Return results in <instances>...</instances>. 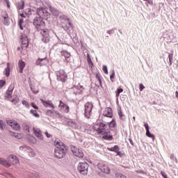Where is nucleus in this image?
Wrapping results in <instances>:
<instances>
[{"label": "nucleus", "mask_w": 178, "mask_h": 178, "mask_svg": "<svg viewBox=\"0 0 178 178\" xmlns=\"http://www.w3.org/2000/svg\"><path fill=\"white\" fill-rule=\"evenodd\" d=\"M103 72L104 73H105V74H108V67H106V65L103 66Z\"/></svg>", "instance_id": "nucleus-45"}, {"label": "nucleus", "mask_w": 178, "mask_h": 178, "mask_svg": "<svg viewBox=\"0 0 178 178\" xmlns=\"http://www.w3.org/2000/svg\"><path fill=\"white\" fill-rule=\"evenodd\" d=\"M34 135L38 140H44V136L42 135V132H41V129L38 128L33 127V128Z\"/></svg>", "instance_id": "nucleus-13"}, {"label": "nucleus", "mask_w": 178, "mask_h": 178, "mask_svg": "<svg viewBox=\"0 0 178 178\" xmlns=\"http://www.w3.org/2000/svg\"><path fill=\"white\" fill-rule=\"evenodd\" d=\"M5 84H6V81L4 80H0V88H2Z\"/></svg>", "instance_id": "nucleus-44"}, {"label": "nucleus", "mask_w": 178, "mask_h": 178, "mask_svg": "<svg viewBox=\"0 0 178 178\" xmlns=\"http://www.w3.org/2000/svg\"><path fill=\"white\" fill-rule=\"evenodd\" d=\"M70 27H73L72 25V22H70V21H67V24L63 26V29H64V30L67 31V30H69L70 29Z\"/></svg>", "instance_id": "nucleus-32"}, {"label": "nucleus", "mask_w": 178, "mask_h": 178, "mask_svg": "<svg viewBox=\"0 0 178 178\" xmlns=\"http://www.w3.org/2000/svg\"><path fill=\"white\" fill-rule=\"evenodd\" d=\"M37 13L38 15V16H40V17L42 18H46L48 17V16H49V13L48 11H47V9L44 8H39L37 9Z\"/></svg>", "instance_id": "nucleus-9"}, {"label": "nucleus", "mask_w": 178, "mask_h": 178, "mask_svg": "<svg viewBox=\"0 0 178 178\" xmlns=\"http://www.w3.org/2000/svg\"><path fill=\"white\" fill-rule=\"evenodd\" d=\"M7 123L8 125H10L14 130H20V124L17 123V122L13 120H7Z\"/></svg>", "instance_id": "nucleus-12"}, {"label": "nucleus", "mask_w": 178, "mask_h": 178, "mask_svg": "<svg viewBox=\"0 0 178 178\" xmlns=\"http://www.w3.org/2000/svg\"><path fill=\"white\" fill-rule=\"evenodd\" d=\"M40 33L43 37L42 38V41H43V42L45 44H48V42H49V34H48L45 30L42 31Z\"/></svg>", "instance_id": "nucleus-17"}, {"label": "nucleus", "mask_w": 178, "mask_h": 178, "mask_svg": "<svg viewBox=\"0 0 178 178\" xmlns=\"http://www.w3.org/2000/svg\"><path fill=\"white\" fill-rule=\"evenodd\" d=\"M108 151H111L112 152H118V151H120V148L118 145H115L113 147H108Z\"/></svg>", "instance_id": "nucleus-30"}, {"label": "nucleus", "mask_w": 178, "mask_h": 178, "mask_svg": "<svg viewBox=\"0 0 178 178\" xmlns=\"http://www.w3.org/2000/svg\"><path fill=\"white\" fill-rule=\"evenodd\" d=\"M92 103L87 102L85 104L84 115L87 119H90L91 116V111H92Z\"/></svg>", "instance_id": "nucleus-7"}, {"label": "nucleus", "mask_w": 178, "mask_h": 178, "mask_svg": "<svg viewBox=\"0 0 178 178\" xmlns=\"http://www.w3.org/2000/svg\"><path fill=\"white\" fill-rule=\"evenodd\" d=\"M46 115H47V116H51V118H54V116H56V115H59V113L55 111V110H47L46 111Z\"/></svg>", "instance_id": "nucleus-25"}, {"label": "nucleus", "mask_w": 178, "mask_h": 178, "mask_svg": "<svg viewBox=\"0 0 178 178\" xmlns=\"http://www.w3.org/2000/svg\"><path fill=\"white\" fill-rule=\"evenodd\" d=\"M19 16H21V17H26V16H27V14L26 13H21L19 14Z\"/></svg>", "instance_id": "nucleus-53"}, {"label": "nucleus", "mask_w": 178, "mask_h": 178, "mask_svg": "<svg viewBox=\"0 0 178 178\" xmlns=\"http://www.w3.org/2000/svg\"><path fill=\"white\" fill-rule=\"evenodd\" d=\"M71 149L75 156H77L78 158H83V156H84V153L81 149L77 148L75 146H72Z\"/></svg>", "instance_id": "nucleus-10"}, {"label": "nucleus", "mask_w": 178, "mask_h": 178, "mask_svg": "<svg viewBox=\"0 0 178 178\" xmlns=\"http://www.w3.org/2000/svg\"><path fill=\"white\" fill-rule=\"evenodd\" d=\"M10 63H7V67L4 70V74L6 76V77H9L10 76Z\"/></svg>", "instance_id": "nucleus-26"}, {"label": "nucleus", "mask_w": 178, "mask_h": 178, "mask_svg": "<svg viewBox=\"0 0 178 178\" xmlns=\"http://www.w3.org/2000/svg\"><path fill=\"white\" fill-rule=\"evenodd\" d=\"M169 58V63H170V66H172V60H173V54H169L168 56Z\"/></svg>", "instance_id": "nucleus-42"}, {"label": "nucleus", "mask_w": 178, "mask_h": 178, "mask_svg": "<svg viewBox=\"0 0 178 178\" xmlns=\"http://www.w3.org/2000/svg\"><path fill=\"white\" fill-rule=\"evenodd\" d=\"M61 55L64 56L67 62H69V59H70V53L67 51H61Z\"/></svg>", "instance_id": "nucleus-28"}, {"label": "nucleus", "mask_w": 178, "mask_h": 178, "mask_svg": "<svg viewBox=\"0 0 178 178\" xmlns=\"http://www.w3.org/2000/svg\"><path fill=\"white\" fill-rule=\"evenodd\" d=\"M45 136L47 137V138H50L51 137V134H49V133H48V131H46L44 133Z\"/></svg>", "instance_id": "nucleus-51"}, {"label": "nucleus", "mask_w": 178, "mask_h": 178, "mask_svg": "<svg viewBox=\"0 0 178 178\" xmlns=\"http://www.w3.org/2000/svg\"><path fill=\"white\" fill-rule=\"evenodd\" d=\"M17 10H23L24 9V1H19L16 3Z\"/></svg>", "instance_id": "nucleus-24"}, {"label": "nucleus", "mask_w": 178, "mask_h": 178, "mask_svg": "<svg viewBox=\"0 0 178 178\" xmlns=\"http://www.w3.org/2000/svg\"><path fill=\"white\" fill-rule=\"evenodd\" d=\"M103 122H105L106 123H108V122H106V121H105V120H103Z\"/></svg>", "instance_id": "nucleus-60"}, {"label": "nucleus", "mask_w": 178, "mask_h": 178, "mask_svg": "<svg viewBox=\"0 0 178 178\" xmlns=\"http://www.w3.org/2000/svg\"><path fill=\"white\" fill-rule=\"evenodd\" d=\"M94 130L97 131V134L102 136L103 140H107L108 141L113 140V137L111 135V131L108 129V124L103 122L96 124L94 126Z\"/></svg>", "instance_id": "nucleus-1"}, {"label": "nucleus", "mask_w": 178, "mask_h": 178, "mask_svg": "<svg viewBox=\"0 0 178 178\" xmlns=\"http://www.w3.org/2000/svg\"><path fill=\"white\" fill-rule=\"evenodd\" d=\"M97 166L99 170L103 173H106V175H109V173H111V168L108 167V165L104 163H99Z\"/></svg>", "instance_id": "nucleus-11"}, {"label": "nucleus", "mask_w": 178, "mask_h": 178, "mask_svg": "<svg viewBox=\"0 0 178 178\" xmlns=\"http://www.w3.org/2000/svg\"><path fill=\"white\" fill-rule=\"evenodd\" d=\"M87 59L88 65L90 66H94V63H92V61L91 60V57H90V54H88Z\"/></svg>", "instance_id": "nucleus-37"}, {"label": "nucleus", "mask_w": 178, "mask_h": 178, "mask_svg": "<svg viewBox=\"0 0 178 178\" xmlns=\"http://www.w3.org/2000/svg\"><path fill=\"white\" fill-rule=\"evenodd\" d=\"M136 173H140L141 175H147V172H145L144 170H136Z\"/></svg>", "instance_id": "nucleus-47"}, {"label": "nucleus", "mask_w": 178, "mask_h": 178, "mask_svg": "<svg viewBox=\"0 0 178 178\" xmlns=\"http://www.w3.org/2000/svg\"><path fill=\"white\" fill-rule=\"evenodd\" d=\"M23 129L26 130V131H28V133H30V127L27 124H24Z\"/></svg>", "instance_id": "nucleus-40"}, {"label": "nucleus", "mask_w": 178, "mask_h": 178, "mask_svg": "<svg viewBox=\"0 0 178 178\" xmlns=\"http://www.w3.org/2000/svg\"><path fill=\"white\" fill-rule=\"evenodd\" d=\"M10 134L13 137H15V138H17L18 140H20V138H23V135L22 134H17L16 132L10 131Z\"/></svg>", "instance_id": "nucleus-27"}, {"label": "nucleus", "mask_w": 178, "mask_h": 178, "mask_svg": "<svg viewBox=\"0 0 178 178\" xmlns=\"http://www.w3.org/2000/svg\"><path fill=\"white\" fill-rule=\"evenodd\" d=\"M161 176H163V178H168V175H166V173H165L163 171L161 172Z\"/></svg>", "instance_id": "nucleus-48"}, {"label": "nucleus", "mask_w": 178, "mask_h": 178, "mask_svg": "<svg viewBox=\"0 0 178 178\" xmlns=\"http://www.w3.org/2000/svg\"><path fill=\"white\" fill-rule=\"evenodd\" d=\"M30 113H31V115H33V116H34L35 118H40V114H38V113L35 110L31 109L30 111Z\"/></svg>", "instance_id": "nucleus-33"}, {"label": "nucleus", "mask_w": 178, "mask_h": 178, "mask_svg": "<svg viewBox=\"0 0 178 178\" xmlns=\"http://www.w3.org/2000/svg\"><path fill=\"white\" fill-rule=\"evenodd\" d=\"M116 126V120L113 119L112 121L109 122V127L115 128Z\"/></svg>", "instance_id": "nucleus-34"}, {"label": "nucleus", "mask_w": 178, "mask_h": 178, "mask_svg": "<svg viewBox=\"0 0 178 178\" xmlns=\"http://www.w3.org/2000/svg\"><path fill=\"white\" fill-rule=\"evenodd\" d=\"M31 90L33 91V88H31Z\"/></svg>", "instance_id": "nucleus-61"}, {"label": "nucleus", "mask_w": 178, "mask_h": 178, "mask_svg": "<svg viewBox=\"0 0 178 178\" xmlns=\"http://www.w3.org/2000/svg\"><path fill=\"white\" fill-rule=\"evenodd\" d=\"M35 155V153H34L33 152H31L30 156H34Z\"/></svg>", "instance_id": "nucleus-55"}, {"label": "nucleus", "mask_w": 178, "mask_h": 178, "mask_svg": "<svg viewBox=\"0 0 178 178\" xmlns=\"http://www.w3.org/2000/svg\"><path fill=\"white\" fill-rule=\"evenodd\" d=\"M59 103L58 111H60L61 113H69L70 108L67 104L63 102L62 100H60Z\"/></svg>", "instance_id": "nucleus-8"}, {"label": "nucleus", "mask_w": 178, "mask_h": 178, "mask_svg": "<svg viewBox=\"0 0 178 178\" xmlns=\"http://www.w3.org/2000/svg\"><path fill=\"white\" fill-rule=\"evenodd\" d=\"M31 106H32V108H33L34 109H36L38 111V107L37 106V105H35V104L34 103H31Z\"/></svg>", "instance_id": "nucleus-46"}, {"label": "nucleus", "mask_w": 178, "mask_h": 178, "mask_svg": "<svg viewBox=\"0 0 178 178\" xmlns=\"http://www.w3.org/2000/svg\"><path fill=\"white\" fill-rule=\"evenodd\" d=\"M8 160L11 163V165H17L19 163V159L15 155H10L8 157Z\"/></svg>", "instance_id": "nucleus-20"}, {"label": "nucleus", "mask_w": 178, "mask_h": 178, "mask_svg": "<svg viewBox=\"0 0 178 178\" xmlns=\"http://www.w3.org/2000/svg\"><path fill=\"white\" fill-rule=\"evenodd\" d=\"M6 3H7V8H10V3H9V1H7L6 2Z\"/></svg>", "instance_id": "nucleus-54"}, {"label": "nucleus", "mask_w": 178, "mask_h": 178, "mask_svg": "<svg viewBox=\"0 0 178 178\" xmlns=\"http://www.w3.org/2000/svg\"><path fill=\"white\" fill-rule=\"evenodd\" d=\"M20 49H22V47H18L17 49V51H20Z\"/></svg>", "instance_id": "nucleus-56"}, {"label": "nucleus", "mask_w": 178, "mask_h": 178, "mask_svg": "<svg viewBox=\"0 0 178 178\" xmlns=\"http://www.w3.org/2000/svg\"><path fill=\"white\" fill-rule=\"evenodd\" d=\"M18 66L19 69V73H23V70H24V67H26V62L23 60H19L18 62Z\"/></svg>", "instance_id": "nucleus-23"}, {"label": "nucleus", "mask_w": 178, "mask_h": 178, "mask_svg": "<svg viewBox=\"0 0 178 178\" xmlns=\"http://www.w3.org/2000/svg\"><path fill=\"white\" fill-rule=\"evenodd\" d=\"M103 116L104 118H113V112L112 111V108L111 107L106 108L103 113Z\"/></svg>", "instance_id": "nucleus-15"}, {"label": "nucleus", "mask_w": 178, "mask_h": 178, "mask_svg": "<svg viewBox=\"0 0 178 178\" xmlns=\"http://www.w3.org/2000/svg\"><path fill=\"white\" fill-rule=\"evenodd\" d=\"M144 127L146 129L147 137H149V138H152V140H155V136H154V134H151V132H149V126L148 125V123L145 122Z\"/></svg>", "instance_id": "nucleus-19"}, {"label": "nucleus", "mask_w": 178, "mask_h": 178, "mask_svg": "<svg viewBox=\"0 0 178 178\" xmlns=\"http://www.w3.org/2000/svg\"><path fill=\"white\" fill-rule=\"evenodd\" d=\"M22 105H24V106H26V108H30V104L29 103V102H27L26 100L22 101Z\"/></svg>", "instance_id": "nucleus-41"}, {"label": "nucleus", "mask_w": 178, "mask_h": 178, "mask_svg": "<svg viewBox=\"0 0 178 178\" xmlns=\"http://www.w3.org/2000/svg\"><path fill=\"white\" fill-rule=\"evenodd\" d=\"M23 23H24V19L21 18L19 21V26L20 30H23V26H22Z\"/></svg>", "instance_id": "nucleus-36"}, {"label": "nucleus", "mask_w": 178, "mask_h": 178, "mask_svg": "<svg viewBox=\"0 0 178 178\" xmlns=\"http://www.w3.org/2000/svg\"><path fill=\"white\" fill-rule=\"evenodd\" d=\"M151 165H152V166H154V165H153V164H151Z\"/></svg>", "instance_id": "nucleus-62"}, {"label": "nucleus", "mask_w": 178, "mask_h": 178, "mask_svg": "<svg viewBox=\"0 0 178 178\" xmlns=\"http://www.w3.org/2000/svg\"><path fill=\"white\" fill-rule=\"evenodd\" d=\"M0 164L2 165L3 166H6V168H10V164L6 162L5 161V159H0Z\"/></svg>", "instance_id": "nucleus-29"}, {"label": "nucleus", "mask_w": 178, "mask_h": 178, "mask_svg": "<svg viewBox=\"0 0 178 178\" xmlns=\"http://www.w3.org/2000/svg\"><path fill=\"white\" fill-rule=\"evenodd\" d=\"M12 94H13V88H8V89L6 90L5 98H7V99H10V98H12Z\"/></svg>", "instance_id": "nucleus-22"}, {"label": "nucleus", "mask_w": 178, "mask_h": 178, "mask_svg": "<svg viewBox=\"0 0 178 178\" xmlns=\"http://www.w3.org/2000/svg\"><path fill=\"white\" fill-rule=\"evenodd\" d=\"M34 26L36 27L38 31H44L45 29V22L42 21V17H36L33 22Z\"/></svg>", "instance_id": "nucleus-4"}, {"label": "nucleus", "mask_w": 178, "mask_h": 178, "mask_svg": "<svg viewBox=\"0 0 178 178\" xmlns=\"http://www.w3.org/2000/svg\"><path fill=\"white\" fill-rule=\"evenodd\" d=\"M116 154L118 156H122V152H120V150H118V152H116Z\"/></svg>", "instance_id": "nucleus-52"}, {"label": "nucleus", "mask_w": 178, "mask_h": 178, "mask_svg": "<svg viewBox=\"0 0 178 178\" xmlns=\"http://www.w3.org/2000/svg\"><path fill=\"white\" fill-rule=\"evenodd\" d=\"M54 145L56 147L54 151V155L56 158L58 159H62L66 154V147L61 141L55 140Z\"/></svg>", "instance_id": "nucleus-2"}, {"label": "nucleus", "mask_w": 178, "mask_h": 178, "mask_svg": "<svg viewBox=\"0 0 178 178\" xmlns=\"http://www.w3.org/2000/svg\"><path fill=\"white\" fill-rule=\"evenodd\" d=\"M113 79H115V71H112L111 74L110 75V79L113 83Z\"/></svg>", "instance_id": "nucleus-43"}, {"label": "nucleus", "mask_w": 178, "mask_h": 178, "mask_svg": "<svg viewBox=\"0 0 178 178\" xmlns=\"http://www.w3.org/2000/svg\"><path fill=\"white\" fill-rule=\"evenodd\" d=\"M78 170L81 175H87L88 172V163L86 162H81L78 165Z\"/></svg>", "instance_id": "nucleus-5"}, {"label": "nucleus", "mask_w": 178, "mask_h": 178, "mask_svg": "<svg viewBox=\"0 0 178 178\" xmlns=\"http://www.w3.org/2000/svg\"><path fill=\"white\" fill-rule=\"evenodd\" d=\"M144 88H145V86H144V85H143V83L140 84V91H143V90H144Z\"/></svg>", "instance_id": "nucleus-50"}, {"label": "nucleus", "mask_w": 178, "mask_h": 178, "mask_svg": "<svg viewBox=\"0 0 178 178\" xmlns=\"http://www.w3.org/2000/svg\"><path fill=\"white\" fill-rule=\"evenodd\" d=\"M134 119H136V118H135V117H134Z\"/></svg>", "instance_id": "nucleus-64"}, {"label": "nucleus", "mask_w": 178, "mask_h": 178, "mask_svg": "<svg viewBox=\"0 0 178 178\" xmlns=\"http://www.w3.org/2000/svg\"><path fill=\"white\" fill-rule=\"evenodd\" d=\"M49 12L51 13L53 16H58L59 15V10L56 8L53 7L52 6H49Z\"/></svg>", "instance_id": "nucleus-21"}, {"label": "nucleus", "mask_w": 178, "mask_h": 178, "mask_svg": "<svg viewBox=\"0 0 178 178\" xmlns=\"http://www.w3.org/2000/svg\"><path fill=\"white\" fill-rule=\"evenodd\" d=\"M116 92V97L117 98H119L120 95V93L123 92V89L122 88H118L117 89V91L115 92Z\"/></svg>", "instance_id": "nucleus-38"}, {"label": "nucleus", "mask_w": 178, "mask_h": 178, "mask_svg": "<svg viewBox=\"0 0 178 178\" xmlns=\"http://www.w3.org/2000/svg\"><path fill=\"white\" fill-rule=\"evenodd\" d=\"M96 79L98 80L100 87H102V76L100 73H96Z\"/></svg>", "instance_id": "nucleus-31"}, {"label": "nucleus", "mask_w": 178, "mask_h": 178, "mask_svg": "<svg viewBox=\"0 0 178 178\" xmlns=\"http://www.w3.org/2000/svg\"><path fill=\"white\" fill-rule=\"evenodd\" d=\"M33 94H38V91L36 90V91L33 92Z\"/></svg>", "instance_id": "nucleus-58"}, {"label": "nucleus", "mask_w": 178, "mask_h": 178, "mask_svg": "<svg viewBox=\"0 0 178 178\" xmlns=\"http://www.w3.org/2000/svg\"><path fill=\"white\" fill-rule=\"evenodd\" d=\"M47 63H48V58L47 56H44L43 58H39L35 62V65H37V66H45Z\"/></svg>", "instance_id": "nucleus-14"}, {"label": "nucleus", "mask_w": 178, "mask_h": 178, "mask_svg": "<svg viewBox=\"0 0 178 178\" xmlns=\"http://www.w3.org/2000/svg\"><path fill=\"white\" fill-rule=\"evenodd\" d=\"M130 143L131 144V145H133V140L131 139H129Z\"/></svg>", "instance_id": "nucleus-57"}, {"label": "nucleus", "mask_w": 178, "mask_h": 178, "mask_svg": "<svg viewBox=\"0 0 178 178\" xmlns=\"http://www.w3.org/2000/svg\"><path fill=\"white\" fill-rule=\"evenodd\" d=\"M118 114L120 116V119H123V117L124 116V115H123V113L122 112V108H119L118 110Z\"/></svg>", "instance_id": "nucleus-39"}, {"label": "nucleus", "mask_w": 178, "mask_h": 178, "mask_svg": "<svg viewBox=\"0 0 178 178\" xmlns=\"http://www.w3.org/2000/svg\"><path fill=\"white\" fill-rule=\"evenodd\" d=\"M42 105L45 106V108H52L53 109H55V105L52 104L51 101H44V99H40Z\"/></svg>", "instance_id": "nucleus-18"}, {"label": "nucleus", "mask_w": 178, "mask_h": 178, "mask_svg": "<svg viewBox=\"0 0 178 178\" xmlns=\"http://www.w3.org/2000/svg\"><path fill=\"white\" fill-rule=\"evenodd\" d=\"M1 16L3 17V23L5 26H9V15L6 11H2Z\"/></svg>", "instance_id": "nucleus-16"}, {"label": "nucleus", "mask_w": 178, "mask_h": 178, "mask_svg": "<svg viewBox=\"0 0 178 178\" xmlns=\"http://www.w3.org/2000/svg\"><path fill=\"white\" fill-rule=\"evenodd\" d=\"M81 88H83V86H80Z\"/></svg>", "instance_id": "nucleus-63"}, {"label": "nucleus", "mask_w": 178, "mask_h": 178, "mask_svg": "<svg viewBox=\"0 0 178 178\" xmlns=\"http://www.w3.org/2000/svg\"><path fill=\"white\" fill-rule=\"evenodd\" d=\"M57 76V80L58 81H61L62 83H65L66 80H67V75L66 74V72H65V70H60L56 72Z\"/></svg>", "instance_id": "nucleus-6"}, {"label": "nucleus", "mask_w": 178, "mask_h": 178, "mask_svg": "<svg viewBox=\"0 0 178 178\" xmlns=\"http://www.w3.org/2000/svg\"><path fill=\"white\" fill-rule=\"evenodd\" d=\"M115 178H127V177L120 172H117L115 173Z\"/></svg>", "instance_id": "nucleus-35"}, {"label": "nucleus", "mask_w": 178, "mask_h": 178, "mask_svg": "<svg viewBox=\"0 0 178 178\" xmlns=\"http://www.w3.org/2000/svg\"><path fill=\"white\" fill-rule=\"evenodd\" d=\"M30 34V31L29 29H26L24 31V33L22 35V46L21 48L22 51H21V54L23 55H26L27 54V48L29 47V38H27V35Z\"/></svg>", "instance_id": "nucleus-3"}, {"label": "nucleus", "mask_w": 178, "mask_h": 178, "mask_svg": "<svg viewBox=\"0 0 178 178\" xmlns=\"http://www.w3.org/2000/svg\"><path fill=\"white\" fill-rule=\"evenodd\" d=\"M0 129L1 130H3V121L0 120Z\"/></svg>", "instance_id": "nucleus-49"}, {"label": "nucleus", "mask_w": 178, "mask_h": 178, "mask_svg": "<svg viewBox=\"0 0 178 178\" xmlns=\"http://www.w3.org/2000/svg\"><path fill=\"white\" fill-rule=\"evenodd\" d=\"M71 124L75 125L76 124L74 122H71Z\"/></svg>", "instance_id": "nucleus-59"}]
</instances>
